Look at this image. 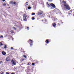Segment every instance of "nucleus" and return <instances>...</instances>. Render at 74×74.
Wrapping results in <instances>:
<instances>
[{"instance_id":"obj_1","label":"nucleus","mask_w":74,"mask_h":74,"mask_svg":"<svg viewBox=\"0 0 74 74\" xmlns=\"http://www.w3.org/2000/svg\"><path fill=\"white\" fill-rule=\"evenodd\" d=\"M64 5L65 7L67 9V10H70V7H69V6L66 4V3H65L64 4Z\"/></svg>"},{"instance_id":"obj_2","label":"nucleus","mask_w":74,"mask_h":74,"mask_svg":"<svg viewBox=\"0 0 74 74\" xmlns=\"http://www.w3.org/2000/svg\"><path fill=\"white\" fill-rule=\"evenodd\" d=\"M23 19L24 21H26V18H27V15L26 14H24L23 16Z\"/></svg>"},{"instance_id":"obj_3","label":"nucleus","mask_w":74,"mask_h":74,"mask_svg":"<svg viewBox=\"0 0 74 74\" xmlns=\"http://www.w3.org/2000/svg\"><path fill=\"white\" fill-rule=\"evenodd\" d=\"M11 62L13 64H14V65H16V63L15 61H14L13 60H12Z\"/></svg>"},{"instance_id":"obj_4","label":"nucleus","mask_w":74,"mask_h":74,"mask_svg":"<svg viewBox=\"0 0 74 74\" xmlns=\"http://www.w3.org/2000/svg\"><path fill=\"white\" fill-rule=\"evenodd\" d=\"M50 5L51 6H52V7H53V8H55V5H54V4L53 3H51L50 4Z\"/></svg>"},{"instance_id":"obj_5","label":"nucleus","mask_w":74,"mask_h":74,"mask_svg":"<svg viewBox=\"0 0 74 74\" xmlns=\"http://www.w3.org/2000/svg\"><path fill=\"white\" fill-rule=\"evenodd\" d=\"M6 60L8 62V61H10V58L9 57H7L6 59Z\"/></svg>"},{"instance_id":"obj_6","label":"nucleus","mask_w":74,"mask_h":74,"mask_svg":"<svg viewBox=\"0 0 74 74\" xmlns=\"http://www.w3.org/2000/svg\"><path fill=\"white\" fill-rule=\"evenodd\" d=\"M2 53L3 55H5V54H6V53L4 51H2Z\"/></svg>"},{"instance_id":"obj_7","label":"nucleus","mask_w":74,"mask_h":74,"mask_svg":"<svg viewBox=\"0 0 74 74\" xmlns=\"http://www.w3.org/2000/svg\"><path fill=\"white\" fill-rule=\"evenodd\" d=\"M42 13H43V12H39L38 13V15H41V14H42Z\"/></svg>"},{"instance_id":"obj_8","label":"nucleus","mask_w":74,"mask_h":74,"mask_svg":"<svg viewBox=\"0 0 74 74\" xmlns=\"http://www.w3.org/2000/svg\"><path fill=\"white\" fill-rule=\"evenodd\" d=\"M10 3L11 4H14V2H13V1H10Z\"/></svg>"},{"instance_id":"obj_9","label":"nucleus","mask_w":74,"mask_h":74,"mask_svg":"<svg viewBox=\"0 0 74 74\" xmlns=\"http://www.w3.org/2000/svg\"><path fill=\"white\" fill-rule=\"evenodd\" d=\"M52 25L54 27H55V26H56V24L54 23H53Z\"/></svg>"},{"instance_id":"obj_10","label":"nucleus","mask_w":74,"mask_h":74,"mask_svg":"<svg viewBox=\"0 0 74 74\" xmlns=\"http://www.w3.org/2000/svg\"><path fill=\"white\" fill-rule=\"evenodd\" d=\"M47 6H48V7H49V6H50L49 4H48V2L47 3Z\"/></svg>"},{"instance_id":"obj_11","label":"nucleus","mask_w":74,"mask_h":74,"mask_svg":"<svg viewBox=\"0 0 74 74\" xmlns=\"http://www.w3.org/2000/svg\"><path fill=\"white\" fill-rule=\"evenodd\" d=\"M4 46V48H7V45H5Z\"/></svg>"},{"instance_id":"obj_12","label":"nucleus","mask_w":74,"mask_h":74,"mask_svg":"<svg viewBox=\"0 0 74 74\" xmlns=\"http://www.w3.org/2000/svg\"><path fill=\"white\" fill-rule=\"evenodd\" d=\"M46 43H48V42H49V41H48V40H46Z\"/></svg>"},{"instance_id":"obj_13","label":"nucleus","mask_w":74,"mask_h":74,"mask_svg":"<svg viewBox=\"0 0 74 74\" xmlns=\"http://www.w3.org/2000/svg\"><path fill=\"white\" fill-rule=\"evenodd\" d=\"M23 57H24V58H27V56H26L25 55H23Z\"/></svg>"},{"instance_id":"obj_14","label":"nucleus","mask_w":74,"mask_h":74,"mask_svg":"<svg viewBox=\"0 0 74 74\" xmlns=\"http://www.w3.org/2000/svg\"><path fill=\"white\" fill-rule=\"evenodd\" d=\"M6 4H7V3H4L3 4V5H4V6H5V5H6Z\"/></svg>"},{"instance_id":"obj_15","label":"nucleus","mask_w":74,"mask_h":74,"mask_svg":"<svg viewBox=\"0 0 74 74\" xmlns=\"http://www.w3.org/2000/svg\"><path fill=\"white\" fill-rule=\"evenodd\" d=\"M28 9L30 10V8H31V7L29 6V7H28Z\"/></svg>"},{"instance_id":"obj_16","label":"nucleus","mask_w":74,"mask_h":74,"mask_svg":"<svg viewBox=\"0 0 74 74\" xmlns=\"http://www.w3.org/2000/svg\"><path fill=\"white\" fill-rule=\"evenodd\" d=\"M35 15V13H32V15Z\"/></svg>"},{"instance_id":"obj_17","label":"nucleus","mask_w":74,"mask_h":74,"mask_svg":"<svg viewBox=\"0 0 74 74\" xmlns=\"http://www.w3.org/2000/svg\"><path fill=\"white\" fill-rule=\"evenodd\" d=\"M32 44H33V43H32V42L30 44V46H32V45H33Z\"/></svg>"},{"instance_id":"obj_18","label":"nucleus","mask_w":74,"mask_h":74,"mask_svg":"<svg viewBox=\"0 0 74 74\" xmlns=\"http://www.w3.org/2000/svg\"><path fill=\"white\" fill-rule=\"evenodd\" d=\"M1 73H0V74H4V73L2 71H1Z\"/></svg>"},{"instance_id":"obj_19","label":"nucleus","mask_w":74,"mask_h":74,"mask_svg":"<svg viewBox=\"0 0 74 74\" xmlns=\"http://www.w3.org/2000/svg\"><path fill=\"white\" fill-rule=\"evenodd\" d=\"M34 17H33L32 18V20H34Z\"/></svg>"},{"instance_id":"obj_20","label":"nucleus","mask_w":74,"mask_h":74,"mask_svg":"<svg viewBox=\"0 0 74 74\" xmlns=\"http://www.w3.org/2000/svg\"><path fill=\"white\" fill-rule=\"evenodd\" d=\"M31 63L30 62H29L28 64V65H30V64H31Z\"/></svg>"},{"instance_id":"obj_21","label":"nucleus","mask_w":74,"mask_h":74,"mask_svg":"<svg viewBox=\"0 0 74 74\" xmlns=\"http://www.w3.org/2000/svg\"><path fill=\"white\" fill-rule=\"evenodd\" d=\"M34 64H34V63H33L32 64V65H34Z\"/></svg>"},{"instance_id":"obj_22","label":"nucleus","mask_w":74,"mask_h":74,"mask_svg":"<svg viewBox=\"0 0 74 74\" xmlns=\"http://www.w3.org/2000/svg\"><path fill=\"white\" fill-rule=\"evenodd\" d=\"M62 2L63 3H66V1H63Z\"/></svg>"},{"instance_id":"obj_23","label":"nucleus","mask_w":74,"mask_h":74,"mask_svg":"<svg viewBox=\"0 0 74 74\" xmlns=\"http://www.w3.org/2000/svg\"><path fill=\"white\" fill-rule=\"evenodd\" d=\"M14 4H15V5H16V2H14Z\"/></svg>"},{"instance_id":"obj_24","label":"nucleus","mask_w":74,"mask_h":74,"mask_svg":"<svg viewBox=\"0 0 74 74\" xmlns=\"http://www.w3.org/2000/svg\"><path fill=\"white\" fill-rule=\"evenodd\" d=\"M13 28L14 29V30H16V28L15 27H13Z\"/></svg>"},{"instance_id":"obj_25","label":"nucleus","mask_w":74,"mask_h":74,"mask_svg":"<svg viewBox=\"0 0 74 74\" xmlns=\"http://www.w3.org/2000/svg\"><path fill=\"white\" fill-rule=\"evenodd\" d=\"M4 45V44H1L0 45V46H1V45Z\"/></svg>"},{"instance_id":"obj_26","label":"nucleus","mask_w":74,"mask_h":74,"mask_svg":"<svg viewBox=\"0 0 74 74\" xmlns=\"http://www.w3.org/2000/svg\"><path fill=\"white\" fill-rule=\"evenodd\" d=\"M11 74H15V73H11Z\"/></svg>"},{"instance_id":"obj_27","label":"nucleus","mask_w":74,"mask_h":74,"mask_svg":"<svg viewBox=\"0 0 74 74\" xmlns=\"http://www.w3.org/2000/svg\"><path fill=\"white\" fill-rule=\"evenodd\" d=\"M11 49H13V47H11Z\"/></svg>"},{"instance_id":"obj_28","label":"nucleus","mask_w":74,"mask_h":74,"mask_svg":"<svg viewBox=\"0 0 74 74\" xmlns=\"http://www.w3.org/2000/svg\"><path fill=\"white\" fill-rule=\"evenodd\" d=\"M30 41H31V42H33V40H30Z\"/></svg>"},{"instance_id":"obj_29","label":"nucleus","mask_w":74,"mask_h":74,"mask_svg":"<svg viewBox=\"0 0 74 74\" xmlns=\"http://www.w3.org/2000/svg\"><path fill=\"white\" fill-rule=\"evenodd\" d=\"M27 29H28V30H29V27H27Z\"/></svg>"},{"instance_id":"obj_30","label":"nucleus","mask_w":74,"mask_h":74,"mask_svg":"<svg viewBox=\"0 0 74 74\" xmlns=\"http://www.w3.org/2000/svg\"><path fill=\"white\" fill-rule=\"evenodd\" d=\"M48 1H52V0H48Z\"/></svg>"},{"instance_id":"obj_31","label":"nucleus","mask_w":74,"mask_h":74,"mask_svg":"<svg viewBox=\"0 0 74 74\" xmlns=\"http://www.w3.org/2000/svg\"><path fill=\"white\" fill-rule=\"evenodd\" d=\"M3 1H5V0H2Z\"/></svg>"},{"instance_id":"obj_32","label":"nucleus","mask_w":74,"mask_h":74,"mask_svg":"<svg viewBox=\"0 0 74 74\" xmlns=\"http://www.w3.org/2000/svg\"><path fill=\"white\" fill-rule=\"evenodd\" d=\"M1 37L2 38H3V36H1Z\"/></svg>"},{"instance_id":"obj_33","label":"nucleus","mask_w":74,"mask_h":74,"mask_svg":"<svg viewBox=\"0 0 74 74\" xmlns=\"http://www.w3.org/2000/svg\"><path fill=\"white\" fill-rule=\"evenodd\" d=\"M26 3L27 4V3H28V2H26Z\"/></svg>"},{"instance_id":"obj_34","label":"nucleus","mask_w":74,"mask_h":74,"mask_svg":"<svg viewBox=\"0 0 74 74\" xmlns=\"http://www.w3.org/2000/svg\"><path fill=\"white\" fill-rule=\"evenodd\" d=\"M28 5V4H27V5Z\"/></svg>"},{"instance_id":"obj_35","label":"nucleus","mask_w":74,"mask_h":74,"mask_svg":"<svg viewBox=\"0 0 74 74\" xmlns=\"http://www.w3.org/2000/svg\"><path fill=\"white\" fill-rule=\"evenodd\" d=\"M0 44H1V42H0Z\"/></svg>"},{"instance_id":"obj_36","label":"nucleus","mask_w":74,"mask_h":74,"mask_svg":"<svg viewBox=\"0 0 74 74\" xmlns=\"http://www.w3.org/2000/svg\"><path fill=\"white\" fill-rule=\"evenodd\" d=\"M25 6H26V5H25Z\"/></svg>"},{"instance_id":"obj_37","label":"nucleus","mask_w":74,"mask_h":74,"mask_svg":"<svg viewBox=\"0 0 74 74\" xmlns=\"http://www.w3.org/2000/svg\"><path fill=\"white\" fill-rule=\"evenodd\" d=\"M1 63H2V62H1Z\"/></svg>"}]
</instances>
